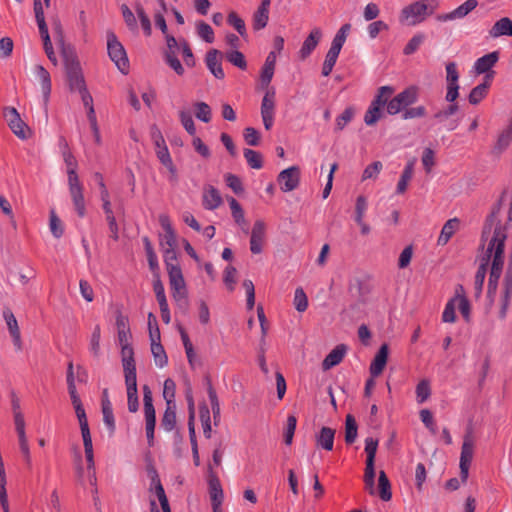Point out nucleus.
Returning <instances> with one entry per match:
<instances>
[{"instance_id":"1","label":"nucleus","mask_w":512,"mask_h":512,"mask_svg":"<svg viewBox=\"0 0 512 512\" xmlns=\"http://www.w3.org/2000/svg\"><path fill=\"white\" fill-rule=\"evenodd\" d=\"M500 202L493 208L491 215L487 220L482 233V239L487 242L484 255L480 260V265L474 277V288L476 293L482 291L484 280L487 273V267L490 264V275L488 281L489 294L495 293L498 280L502 274L505 262V243L507 239V225L497 221L493 231L491 226L497 220L500 211Z\"/></svg>"},{"instance_id":"2","label":"nucleus","mask_w":512,"mask_h":512,"mask_svg":"<svg viewBox=\"0 0 512 512\" xmlns=\"http://www.w3.org/2000/svg\"><path fill=\"white\" fill-rule=\"evenodd\" d=\"M60 44L70 90L83 91L86 89V84L76 52L73 47L65 45L63 40L60 41Z\"/></svg>"},{"instance_id":"3","label":"nucleus","mask_w":512,"mask_h":512,"mask_svg":"<svg viewBox=\"0 0 512 512\" xmlns=\"http://www.w3.org/2000/svg\"><path fill=\"white\" fill-rule=\"evenodd\" d=\"M438 0H419L405 6L399 15L400 23L415 26L422 23L438 8Z\"/></svg>"},{"instance_id":"4","label":"nucleus","mask_w":512,"mask_h":512,"mask_svg":"<svg viewBox=\"0 0 512 512\" xmlns=\"http://www.w3.org/2000/svg\"><path fill=\"white\" fill-rule=\"evenodd\" d=\"M143 402L145 416V430L147 442L150 447L154 445V431L156 425V414L153 406L152 392L149 386H143Z\"/></svg>"},{"instance_id":"5","label":"nucleus","mask_w":512,"mask_h":512,"mask_svg":"<svg viewBox=\"0 0 512 512\" xmlns=\"http://www.w3.org/2000/svg\"><path fill=\"white\" fill-rule=\"evenodd\" d=\"M107 49L110 59L122 73L126 74L129 68V60L123 45L113 32L107 35Z\"/></svg>"},{"instance_id":"6","label":"nucleus","mask_w":512,"mask_h":512,"mask_svg":"<svg viewBox=\"0 0 512 512\" xmlns=\"http://www.w3.org/2000/svg\"><path fill=\"white\" fill-rule=\"evenodd\" d=\"M418 100V91L416 87H408L404 91L397 94L390 99L387 104L386 110L390 115H395L401 112L404 108L414 104Z\"/></svg>"},{"instance_id":"7","label":"nucleus","mask_w":512,"mask_h":512,"mask_svg":"<svg viewBox=\"0 0 512 512\" xmlns=\"http://www.w3.org/2000/svg\"><path fill=\"white\" fill-rule=\"evenodd\" d=\"M474 454V437L472 428H469L464 435L460 455V476L463 481L468 478L470 464Z\"/></svg>"},{"instance_id":"8","label":"nucleus","mask_w":512,"mask_h":512,"mask_svg":"<svg viewBox=\"0 0 512 512\" xmlns=\"http://www.w3.org/2000/svg\"><path fill=\"white\" fill-rule=\"evenodd\" d=\"M3 117L8 124L11 131L20 139H26L29 134L27 125L20 118V115L16 108L5 107L3 110Z\"/></svg>"},{"instance_id":"9","label":"nucleus","mask_w":512,"mask_h":512,"mask_svg":"<svg viewBox=\"0 0 512 512\" xmlns=\"http://www.w3.org/2000/svg\"><path fill=\"white\" fill-rule=\"evenodd\" d=\"M32 72L35 76V79L40 83L43 95V107L45 113L47 114V107L52 88L50 73L40 64H35L32 67Z\"/></svg>"},{"instance_id":"10","label":"nucleus","mask_w":512,"mask_h":512,"mask_svg":"<svg viewBox=\"0 0 512 512\" xmlns=\"http://www.w3.org/2000/svg\"><path fill=\"white\" fill-rule=\"evenodd\" d=\"M278 183L283 192L295 190L300 183V169L298 166H291L281 171L278 175Z\"/></svg>"},{"instance_id":"11","label":"nucleus","mask_w":512,"mask_h":512,"mask_svg":"<svg viewBox=\"0 0 512 512\" xmlns=\"http://www.w3.org/2000/svg\"><path fill=\"white\" fill-rule=\"evenodd\" d=\"M266 240V224L263 220H256L250 237V251L253 254H260Z\"/></svg>"},{"instance_id":"12","label":"nucleus","mask_w":512,"mask_h":512,"mask_svg":"<svg viewBox=\"0 0 512 512\" xmlns=\"http://www.w3.org/2000/svg\"><path fill=\"white\" fill-rule=\"evenodd\" d=\"M503 294L501 297V308L499 311V317L501 319H504L506 317L510 298L512 296V254L510 261L508 263V268L504 277V283H503Z\"/></svg>"},{"instance_id":"13","label":"nucleus","mask_w":512,"mask_h":512,"mask_svg":"<svg viewBox=\"0 0 512 512\" xmlns=\"http://www.w3.org/2000/svg\"><path fill=\"white\" fill-rule=\"evenodd\" d=\"M478 5L477 0H467L456 9L449 13L437 15L436 19L440 22L453 21L457 19H463L471 11H473Z\"/></svg>"},{"instance_id":"14","label":"nucleus","mask_w":512,"mask_h":512,"mask_svg":"<svg viewBox=\"0 0 512 512\" xmlns=\"http://www.w3.org/2000/svg\"><path fill=\"white\" fill-rule=\"evenodd\" d=\"M69 193L74 205V208L77 214L80 217H84L85 215V201L83 195V186L80 183L79 179H75L74 181L68 180Z\"/></svg>"},{"instance_id":"15","label":"nucleus","mask_w":512,"mask_h":512,"mask_svg":"<svg viewBox=\"0 0 512 512\" xmlns=\"http://www.w3.org/2000/svg\"><path fill=\"white\" fill-rule=\"evenodd\" d=\"M3 318L5 320V323L7 325L8 331L10 333V336L12 337L13 344L16 347L17 350L22 349V340H21V333L20 328L17 322L16 317L14 316L12 310L8 307H5L3 309Z\"/></svg>"},{"instance_id":"16","label":"nucleus","mask_w":512,"mask_h":512,"mask_svg":"<svg viewBox=\"0 0 512 512\" xmlns=\"http://www.w3.org/2000/svg\"><path fill=\"white\" fill-rule=\"evenodd\" d=\"M151 352L154 358L155 365L159 368H163L168 363V358L165 353L163 346L160 343V331L159 328L155 329V332L151 331Z\"/></svg>"},{"instance_id":"17","label":"nucleus","mask_w":512,"mask_h":512,"mask_svg":"<svg viewBox=\"0 0 512 512\" xmlns=\"http://www.w3.org/2000/svg\"><path fill=\"white\" fill-rule=\"evenodd\" d=\"M512 142V116L509 118L507 125L498 133L494 143L492 153L501 155Z\"/></svg>"},{"instance_id":"18","label":"nucleus","mask_w":512,"mask_h":512,"mask_svg":"<svg viewBox=\"0 0 512 512\" xmlns=\"http://www.w3.org/2000/svg\"><path fill=\"white\" fill-rule=\"evenodd\" d=\"M222 53L217 49H211L206 54V65L209 71L217 78L223 79L225 77L221 65Z\"/></svg>"},{"instance_id":"19","label":"nucleus","mask_w":512,"mask_h":512,"mask_svg":"<svg viewBox=\"0 0 512 512\" xmlns=\"http://www.w3.org/2000/svg\"><path fill=\"white\" fill-rule=\"evenodd\" d=\"M160 245L164 252L165 263L167 262H176V235L175 232H167L161 235Z\"/></svg>"},{"instance_id":"20","label":"nucleus","mask_w":512,"mask_h":512,"mask_svg":"<svg viewBox=\"0 0 512 512\" xmlns=\"http://www.w3.org/2000/svg\"><path fill=\"white\" fill-rule=\"evenodd\" d=\"M202 203L205 209L215 210L222 204V197L215 187L206 185L203 188Z\"/></svg>"},{"instance_id":"21","label":"nucleus","mask_w":512,"mask_h":512,"mask_svg":"<svg viewBox=\"0 0 512 512\" xmlns=\"http://www.w3.org/2000/svg\"><path fill=\"white\" fill-rule=\"evenodd\" d=\"M389 348L387 344H382L376 353L373 361L370 365V374L373 377H377L382 374L388 360Z\"/></svg>"},{"instance_id":"22","label":"nucleus","mask_w":512,"mask_h":512,"mask_svg":"<svg viewBox=\"0 0 512 512\" xmlns=\"http://www.w3.org/2000/svg\"><path fill=\"white\" fill-rule=\"evenodd\" d=\"M321 37L322 31L320 28L316 27L312 29L308 37L304 40L301 49L299 50L301 59H306L312 53V51L317 47Z\"/></svg>"},{"instance_id":"23","label":"nucleus","mask_w":512,"mask_h":512,"mask_svg":"<svg viewBox=\"0 0 512 512\" xmlns=\"http://www.w3.org/2000/svg\"><path fill=\"white\" fill-rule=\"evenodd\" d=\"M168 275H169V282L171 290H179L185 287V281L183 278V274L181 271V268L176 262H167L166 263Z\"/></svg>"},{"instance_id":"24","label":"nucleus","mask_w":512,"mask_h":512,"mask_svg":"<svg viewBox=\"0 0 512 512\" xmlns=\"http://www.w3.org/2000/svg\"><path fill=\"white\" fill-rule=\"evenodd\" d=\"M347 348L344 344L337 345L323 360L322 369L327 371L338 365L343 360Z\"/></svg>"},{"instance_id":"25","label":"nucleus","mask_w":512,"mask_h":512,"mask_svg":"<svg viewBox=\"0 0 512 512\" xmlns=\"http://www.w3.org/2000/svg\"><path fill=\"white\" fill-rule=\"evenodd\" d=\"M491 78H492V76L490 74H487L485 76V81L483 83L477 85L476 87H474L471 90V92L468 96V100H469L470 104L477 105L484 98H486V96L488 94L489 87L491 85Z\"/></svg>"},{"instance_id":"26","label":"nucleus","mask_w":512,"mask_h":512,"mask_svg":"<svg viewBox=\"0 0 512 512\" xmlns=\"http://www.w3.org/2000/svg\"><path fill=\"white\" fill-rule=\"evenodd\" d=\"M188 402H189V410H190V419H189L188 426H189V435H190V440H191V445H192L193 460H194L195 465L199 466L200 458H199L198 446H197L195 429H194V424H193L194 402H193L192 397H188Z\"/></svg>"},{"instance_id":"27","label":"nucleus","mask_w":512,"mask_h":512,"mask_svg":"<svg viewBox=\"0 0 512 512\" xmlns=\"http://www.w3.org/2000/svg\"><path fill=\"white\" fill-rule=\"evenodd\" d=\"M460 221L458 218H452L443 225L441 233L438 237V245H446L455 232L459 229Z\"/></svg>"},{"instance_id":"28","label":"nucleus","mask_w":512,"mask_h":512,"mask_svg":"<svg viewBox=\"0 0 512 512\" xmlns=\"http://www.w3.org/2000/svg\"><path fill=\"white\" fill-rule=\"evenodd\" d=\"M489 35L492 38L512 36V20L508 17L501 18L489 30Z\"/></svg>"},{"instance_id":"29","label":"nucleus","mask_w":512,"mask_h":512,"mask_svg":"<svg viewBox=\"0 0 512 512\" xmlns=\"http://www.w3.org/2000/svg\"><path fill=\"white\" fill-rule=\"evenodd\" d=\"M498 58V52L494 51L488 53L476 60V62L474 63V69L478 74L486 73L496 64Z\"/></svg>"},{"instance_id":"30","label":"nucleus","mask_w":512,"mask_h":512,"mask_svg":"<svg viewBox=\"0 0 512 512\" xmlns=\"http://www.w3.org/2000/svg\"><path fill=\"white\" fill-rule=\"evenodd\" d=\"M156 155L159 161L168 169L171 174V180L176 181L177 179V170L175 165L173 164L172 158L170 156L168 147L166 145H162L160 148L156 149Z\"/></svg>"},{"instance_id":"31","label":"nucleus","mask_w":512,"mask_h":512,"mask_svg":"<svg viewBox=\"0 0 512 512\" xmlns=\"http://www.w3.org/2000/svg\"><path fill=\"white\" fill-rule=\"evenodd\" d=\"M102 414L104 424L107 426L110 433H113L115 430V420L111 402L107 398V389L103 391Z\"/></svg>"},{"instance_id":"32","label":"nucleus","mask_w":512,"mask_h":512,"mask_svg":"<svg viewBox=\"0 0 512 512\" xmlns=\"http://www.w3.org/2000/svg\"><path fill=\"white\" fill-rule=\"evenodd\" d=\"M335 430L329 427H323L316 437L317 445L321 448L331 451L334 445Z\"/></svg>"},{"instance_id":"33","label":"nucleus","mask_w":512,"mask_h":512,"mask_svg":"<svg viewBox=\"0 0 512 512\" xmlns=\"http://www.w3.org/2000/svg\"><path fill=\"white\" fill-rule=\"evenodd\" d=\"M209 489L212 504L221 505L223 500V490L219 479L212 473V471L210 472Z\"/></svg>"},{"instance_id":"34","label":"nucleus","mask_w":512,"mask_h":512,"mask_svg":"<svg viewBox=\"0 0 512 512\" xmlns=\"http://www.w3.org/2000/svg\"><path fill=\"white\" fill-rule=\"evenodd\" d=\"M116 327L118 332V341L120 343L130 342L131 333L128 318L119 314L116 318Z\"/></svg>"},{"instance_id":"35","label":"nucleus","mask_w":512,"mask_h":512,"mask_svg":"<svg viewBox=\"0 0 512 512\" xmlns=\"http://www.w3.org/2000/svg\"><path fill=\"white\" fill-rule=\"evenodd\" d=\"M350 30H351V25L349 23L342 25L332 40L330 50L340 54V51L346 41V38H347Z\"/></svg>"},{"instance_id":"36","label":"nucleus","mask_w":512,"mask_h":512,"mask_svg":"<svg viewBox=\"0 0 512 512\" xmlns=\"http://www.w3.org/2000/svg\"><path fill=\"white\" fill-rule=\"evenodd\" d=\"M414 163L415 160H411L407 163L405 166L402 175L400 177V180L398 181L396 191L398 194H403L408 186L409 181L412 179L413 172H414Z\"/></svg>"},{"instance_id":"37","label":"nucleus","mask_w":512,"mask_h":512,"mask_svg":"<svg viewBox=\"0 0 512 512\" xmlns=\"http://www.w3.org/2000/svg\"><path fill=\"white\" fill-rule=\"evenodd\" d=\"M275 114V91L269 89L266 91L261 102V116Z\"/></svg>"},{"instance_id":"38","label":"nucleus","mask_w":512,"mask_h":512,"mask_svg":"<svg viewBox=\"0 0 512 512\" xmlns=\"http://www.w3.org/2000/svg\"><path fill=\"white\" fill-rule=\"evenodd\" d=\"M393 93L394 88L392 86H381L371 104L382 109L384 105L387 106Z\"/></svg>"},{"instance_id":"39","label":"nucleus","mask_w":512,"mask_h":512,"mask_svg":"<svg viewBox=\"0 0 512 512\" xmlns=\"http://www.w3.org/2000/svg\"><path fill=\"white\" fill-rule=\"evenodd\" d=\"M358 426L353 415L348 414L345 419V441L352 444L357 438Z\"/></svg>"},{"instance_id":"40","label":"nucleus","mask_w":512,"mask_h":512,"mask_svg":"<svg viewBox=\"0 0 512 512\" xmlns=\"http://www.w3.org/2000/svg\"><path fill=\"white\" fill-rule=\"evenodd\" d=\"M176 424V413L174 404L168 400L167 408L161 419V426L168 432L172 431Z\"/></svg>"},{"instance_id":"41","label":"nucleus","mask_w":512,"mask_h":512,"mask_svg":"<svg viewBox=\"0 0 512 512\" xmlns=\"http://www.w3.org/2000/svg\"><path fill=\"white\" fill-rule=\"evenodd\" d=\"M62 154L67 168L68 180L74 181L75 179H79L76 172L78 164L73 154L68 149H65Z\"/></svg>"},{"instance_id":"42","label":"nucleus","mask_w":512,"mask_h":512,"mask_svg":"<svg viewBox=\"0 0 512 512\" xmlns=\"http://www.w3.org/2000/svg\"><path fill=\"white\" fill-rule=\"evenodd\" d=\"M379 496L383 501H389L392 497L389 479L384 471L379 472L378 478Z\"/></svg>"},{"instance_id":"43","label":"nucleus","mask_w":512,"mask_h":512,"mask_svg":"<svg viewBox=\"0 0 512 512\" xmlns=\"http://www.w3.org/2000/svg\"><path fill=\"white\" fill-rule=\"evenodd\" d=\"M194 113L197 119L204 123H208L212 119V110L210 106L205 102L194 103Z\"/></svg>"},{"instance_id":"44","label":"nucleus","mask_w":512,"mask_h":512,"mask_svg":"<svg viewBox=\"0 0 512 512\" xmlns=\"http://www.w3.org/2000/svg\"><path fill=\"white\" fill-rule=\"evenodd\" d=\"M225 57L227 61H229L232 65L238 67L239 69L245 70L247 68V62L242 52L234 49L226 52Z\"/></svg>"},{"instance_id":"45","label":"nucleus","mask_w":512,"mask_h":512,"mask_svg":"<svg viewBox=\"0 0 512 512\" xmlns=\"http://www.w3.org/2000/svg\"><path fill=\"white\" fill-rule=\"evenodd\" d=\"M244 157L248 165L253 169H261L263 166L262 155L252 149H244Z\"/></svg>"},{"instance_id":"46","label":"nucleus","mask_w":512,"mask_h":512,"mask_svg":"<svg viewBox=\"0 0 512 512\" xmlns=\"http://www.w3.org/2000/svg\"><path fill=\"white\" fill-rule=\"evenodd\" d=\"M179 119L187 133L193 137L196 136V126L190 112L187 110H180Z\"/></svg>"},{"instance_id":"47","label":"nucleus","mask_w":512,"mask_h":512,"mask_svg":"<svg viewBox=\"0 0 512 512\" xmlns=\"http://www.w3.org/2000/svg\"><path fill=\"white\" fill-rule=\"evenodd\" d=\"M384 115L383 110L376 105L370 104L364 116V122L368 126H373Z\"/></svg>"},{"instance_id":"48","label":"nucleus","mask_w":512,"mask_h":512,"mask_svg":"<svg viewBox=\"0 0 512 512\" xmlns=\"http://www.w3.org/2000/svg\"><path fill=\"white\" fill-rule=\"evenodd\" d=\"M100 338L101 329L99 325H96L89 340V350L96 358L100 356Z\"/></svg>"},{"instance_id":"49","label":"nucleus","mask_w":512,"mask_h":512,"mask_svg":"<svg viewBox=\"0 0 512 512\" xmlns=\"http://www.w3.org/2000/svg\"><path fill=\"white\" fill-rule=\"evenodd\" d=\"M135 11H136V14H137V16H138V18L140 20L141 27H142L144 33L147 36H150L151 35V31H152L151 22H150V19H149L148 15L146 14L143 6L140 3H136L135 4Z\"/></svg>"},{"instance_id":"50","label":"nucleus","mask_w":512,"mask_h":512,"mask_svg":"<svg viewBox=\"0 0 512 512\" xmlns=\"http://www.w3.org/2000/svg\"><path fill=\"white\" fill-rule=\"evenodd\" d=\"M431 395L430 382L427 379L421 380L416 387V398L419 404L424 403Z\"/></svg>"},{"instance_id":"51","label":"nucleus","mask_w":512,"mask_h":512,"mask_svg":"<svg viewBox=\"0 0 512 512\" xmlns=\"http://www.w3.org/2000/svg\"><path fill=\"white\" fill-rule=\"evenodd\" d=\"M364 313V302L357 301L343 310V314L351 320L359 319Z\"/></svg>"},{"instance_id":"52","label":"nucleus","mask_w":512,"mask_h":512,"mask_svg":"<svg viewBox=\"0 0 512 512\" xmlns=\"http://www.w3.org/2000/svg\"><path fill=\"white\" fill-rule=\"evenodd\" d=\"M425 40V35L422 33L415 34L403 49L405 55H411L418 50Z\"/></svg>"},{"instance_id":"53","label":"nucleus","mask_w":512,"mask_h":512,"mask_svg":"<svg viewBox=\"0 0 512 512\" xmlns=\"http://www.w3.org/2000/svg\"><path fill=\"white\" fill-rule=\"evenodd\" d=\"M269 20V11L258 8L253 15V27L255 30H261L266 27Z\"/></svg>"},{"instance_id":"54","label":"nucleus","mask_w":512,"mask_h":512,"mask_svg":"<svg viewBox=\"0 0 512 512\" xmlns=\"http://www.w3.org/2000/svg\"><path fill=\"white\" fill-rule=\"evenodd\" d=\"M197 34L207 43L214 41V31L212 27L203 21L197 23Z\"/></svg>"},{"instance_id":"55","label":"nucleus","mask_w":512,"mask_h":512,"mask_svg":"<svg viewBox=\"0 0 512 512\" xmlns=\"http://www.w3.org/2000/svg\"><path fill=\"white\" fill-rule=\"evenodd\" d=\"M457 111L458 104L450 103V105H448L447 107L436 112L433 117L438 123H444L450 116L454 115Z\"/></svg>"},{"instance_id":"56","label":"nucleus","mask_w":512,"mask_h":512,"mask_svg":"<svg viewBox=\"0 0 512 512\" xmlns=\"http://www.w3.org/2000/svg\"><path fill=\"white\" fill-rule=\"evenodd\" d=\"M76 416L79 421L82 437L91 436L85 410L82 405L75 407Z\"/></svg>"},{"instance_id":"57","label":"nucleus","mask_w":512,"mask_h":512,"mask_svg":"<svg viewBox=\"0 0 512 512\" xmlns=\"http://www.w3.org/2000/svg\"><path fill=\"white\" fill-rule=\"evenodd\" d=\"M293 304L298 312H304L308 307L307 296L301 287L295 290Z\"/></svg>"},{"instance_id":"58","label":"nucleus","mask_w":512,"mask_h":512,"mask_svg":"<svg viewBox=\"0 0 512 512\" xmlns=\"http://www.w3.org/2000/svg\"><path fill=\"white\" fill-rule=\"evenodd\" d=\"M121 12L123 19L127 25V27L133 31L136 32L138 29L137 21L134 13L130 10V8L126 4L121 5Z\"/></svg>"},{"instance_id":"59","label":"nucleus","mask_w":512,"mask_h":512,"mask_svg":"<svg viewBox=\"0 0 512 512\" xmlns=\"http://www.w3.org/2000/svg\"><path fill=\"white\" fill-rule=\"evenodd\" d=\"M227 22L233 26L242 37L246 35L245 23L236 12L232 11L228 14Z\"/></svg>"},{"instance_id":"60","label":"nucleus","mask_w":512,"mask_h":512,"mask_svg":"<svg viewBox=\"0 0 512 512\" xmlns=\"http://www.w3.org/2000/svg\"><path fill=\"white\" fill-rule=\"evenodd\" d=\"M455 304L458 306L463 318L468 321L470 317V303L465 295L457 294L454 296Z\"/></svg>"},{"instance_id":"61","label":"nucleus","mask_w":512,"mask_h":512,"mask_svg":"<svg viewBox=\"0 0 512 512\" xmlns=\"http://www.w3.org/2000/svg\"><path fill=\"white\" fill-rule=\"evenodd\" d=\"M338 56H339L338 53H336L330 49L328 50V52L326 54V58L323 63V67H322V75L323 76L326 77V76L330 75V73L333 70L334 65L336 64Z\"/></svg>"},{"instance_id":"62","label":"nucleus","mask_w":512,"mask_h":512,"mask_svg":"<svg viewBox=\"0 0 512 512\" xmlns=\"http://www.w3.org/2000/svg\"><path fill=\"white\" fill-rule=\"evenodd\" d=\"M50 231L55 238H60L63 233V225L61 220L57 217L54 210L50 212V223H49Z\"/></svg>"},{"instance_id":"63","label":"nucleus","mask_w":512,"mask_h":512,"mask_svg":"<svg viewBox=\"0 0 512 512\" xmlns=\"http://www.w3.org/2000/svg\"><path fill=\"white\" fill-rule=\"evenodd\" d=\"M297 425V419L294 415H289L287 418V423L284 431V441L287 445H290L293 441V436L295 433Z\"/></svg>"},{"instance_id":"64","label":"nucleus","mask_w":512,"mask_h":512,"mask_svg":"<svg viewBox=\"0 0 512 512\" xmlns=\"http://www.w3.org/2000/svg\"><path fill=\"white\" fill-rule=\"evenodd\" d=\"M354 111L352 108H346L337 118L335 123L336 130H343L345 126L352 120Z\"/></svg>"}]
</instances>
